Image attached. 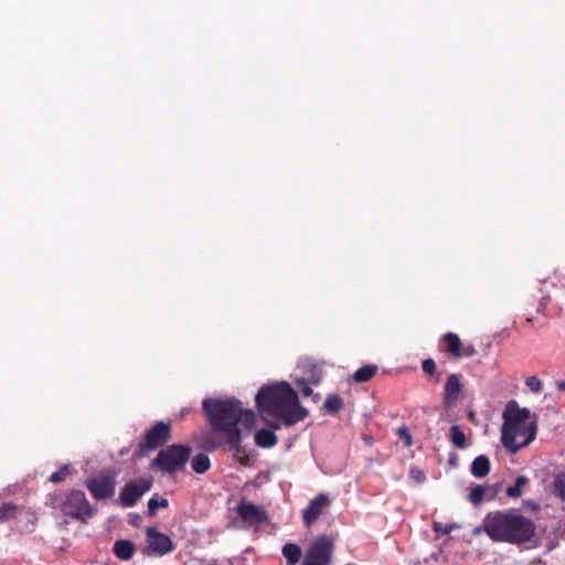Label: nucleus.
<instances>
[{
  "label": "nucleus",
  "mask_w": 565,
  "mask_h": 565,
  "mask_svg": "<svg viewBox=\"0 0 565 565\" xmlns=\"http://www.w3.org/2000/svg\"><path fill=\"white\" fill-rule=\"evenodd\" d=\"M202 407L213 429V431L203 433L201 440L203 448L206 450L220 448L224 441L216 438L214 433H222L230 450L238 454L243 439L250 435L256 424L255 413L233 397L205 398Z\"/></svg>",
  "instance_id": "obj_1"
},
{
  "label": "nucleus",
  "mask_w": 565,
  "mask_h": 565,
  "mask_svg": "<svg viewBox=\"0 0 565 565\" xmlns=\"http://www.w3.org/2000/svg\"><path fill=\"white\" fill-rule=\"evenodd\" d=\"M255 402L265 423L274 429L292 426L308 415V411L299 404L296 391L287 382L260 387Z\"/></svg>",
  "instance_id": "obj_2"
},
{
  "label": "nucleus",
  "mask_w": 565,
  "mask_h": 565,
  "mask_svg": "<svg viewBox=\"0 0 565 565\" xmlns=\"http://www.w3.org/2000/svg\"><path fill=\"white\" fill-rule=\"evenodd\" d=\"M502 417L501 443L509 452L515 454L535 439L537 422L530 409L520 407L515 401H511Z\"/></svg>",
  "instance_id": "obj_3"
},
{
  "label": "nucleus",
  "mask_w": 565,
  "mask_h": 565,
  "mask_svg": "<svg viewBox=\"0 0 565 565\" xmlns=\"http://www.w3.org/2000/svg\"><path fill=\"white\" fill-rule=\"evenodd\" d=\"M483 527L492 541L511 544L529 542L535 533L534 522L514 510L489 513L484 518Z\"/></svg>",
  "instance_id": "obj_4"
},
{
  "label": "nucleus",
  "mask_w": 565,
  "mask_h": 565,
  "mask_svg": "<svg viewBox=\"0 0 565 565\" xmlns=\"http://www.w3.org/2000/svg\"><path fill=\"white\" fill-rule=\"evenodd\" d=\"M190 455V447L179 444L170 445L158 452L149 467L151 470L172 475L182 470L186 466Z\"/></svg>",
  "instance_id": "obj_5"
},
{
  "label": "nucleus",
  "mask_w": 565,
  "mask_h": 565,
  "mask_svg": "<svg viewBox=\"0 0 565 565\" xmlns=\"http://www.w3.org/2000/svg\"><path fill=\"white\" fill-rule=\"evenodd\" d=\"M53 505L58 507L65 515L82 521L89 519L94 513L85 493L79 490L68 492L60 501L55 499Z\"/></svg>",
  "instance_id": "obj_6"
},
{
  "label": "nucleus",
  "mask_w": 565,
  "mask_h": 565,
  "mask_svg": "<svg viewBox=\"0 0 565 565\" xmlns=\"http://www.w3.org/2000/svg\"><path fill=\"white\" fill-rule=\"evenodd\" d=\"M333 552V543L327 535H321L315 540L308 548L303 565H329Z\"/></svg>",
  "instance_id": "obj_7"
},
{
  "label": "nucleus",
  "mask_w": 565,
  "mask_h": 565,
  "mask_svg": "<svg viewBox=\"0 0 565 565\" xmlns=\"http://www.w3.org/2000/svg\"><path fill=\"white\" fill-rule=\"evenodd\" d=\"M85 484L94 498L98 500L108 499L115 494V473L110 470L103 471L96 477L87 480Z\"/></svg>",
  "instance_id": "obj_8"
},
{
  "label": "nucleus",
  "mask_w": 565,
  "mask_h": 565,
  "mask_svg": "<svg viewBox=\"0 0 565 565\" xmlns=\"http://www.w3.org/2000/svg\"><path fill=\"white\" fill-rule=\"evenodd\" d=\"M170 425L163 422L157 423L145 434V440L139 445V455L146 456L148 451L156 449L169 439Z\"/></svg>",
  "instance_id": "obj_9"
},
{
  "label": "nucleus",
  "mask_w": 565,
  "mask_h": 565,
  "mask_svg": "<svg viewBox=\"0 0 565 565\" xmlns=\"http://www.w3.org/2000/svg\"><path fill=\"white\" fill-rule=\"evenodd\" d=\"M152 487L151 480L139 479L128 482L120 492L119 499L124 507H134L137 501Z\"/></svg>",
  "instance_id": "obj_10"
},
{
  "label": "nucleus",
  "mask_w": 565,
  "mask_h": 565,
  "mask_svg": "<svg viewBox=\"0 0 565 565\" xmlns=\"http://www.w3.org/2000/svg\"><path fill=\"white\" fill-rule=\"evenodd\" d=\"M237 513L248 525H260L268 522L267 512L263 507L245 500L237 505Z\"/></svg>",
  "instance_id": "obj_11"
},
{
  "label": "nucleus",
  "mask_w": 565,
  "mask_h": 565,
  "mask_svg": "<svg viewBox=\"0 0 565 565\" xmlns=\"http://www.w3.org/2000/svg\"><path fill=\"white\" fill-rule=\"evenodd\" d=\"M330 503L331 501L327 493H320L315 497L302 511V520L306 526H310Z\"/></svg>",
  "instance_id": "obj_12"
},
{
  "label": "nucleus",
  "mask_w": 565,
  "mask_h": 565,
  "mask_svg": "<svg viewBox=\"0 0 565 565\" xmlns=\"http://www.w3.org/2000/svg\"><path fill=\"white\" fill-rule=\"evenodd\" d=\"M147 542L148 548L153 554L164 555L172 550L170 537L159 532L156 527L147 529Z\"/></svg>",
  "instance_id": "obj_13"
},
{
  "label": "nucleus",
  "mask_w": 565,
  "mask_h": 565,
  "mask_svg": "<svg viewBox=\"0 0 565 565\" xmlns=\"http://www.w3.org/2000/svg\"><path fill=\"white\" fill-rule=\"evenodd\" d=\"M461 383L458 374H450L444 386V406L447 409L452 408L460 395Z\"/></svg>",
  "instance_id": "obj_14"
},
{
  "label": "nucleus",
  "mask_w": 565,
  "mask_h": 565,
  "mask_svg": "<svg viewBox=\"0 0 565 565\" xmlns=\"http://www.w3.org/2000/svg\"><path fill=\"white\" fill-rule=\"evenodd\" d=\"M277 441H278L277 436L275 435L274 431H271L269 429L262 428V429L257 430L255 434V444L258 447L271 448L277 444Z\"/></svg>",
  "instance_id": "obj_15"
},
{
  "label": "nucleus",
  "mask_w": 565,
  "mask_h": 565,
  "mask_svg": "<svg viewBox=\"0 0 565 565\" xmlns=\"http://www.w3.org/2000/svg\"><path fill=\"white\" fill-rule=\"evenodd\" d=\"M490 471V461L487 456L480 455L475 458L471 465V473L476 478H483Z\"/></svg>",
  "instance_id": "obj_16"
},
{
  "label": "nucleus",
  "mask_w": 565,
  "mask_h": 565,
  "mask_svg": "<svg viewBox=\"0 0 565 565\" xmlns=\"http://www.w3.org/2000/svg\"><path fill=\"white\" fill-rule=\"evenodd\" d=\"M281 553L286 558L287 565H296L302 554V551L298 544L287 543L282 546Z\"/></svg>",
  "instance_id": "obj_17"
},
{
  "label": "nucleus",
  "mask_w": 565,
  "mask_h": 565,
  "mask_svg": "<svg viewBox=\"0 0 565 565\" xmlns=\"http://www.w3.org/2000/svg\"><path fill=\"white\" fill-rule=\"evenodd\" d=\"M449 440L458 449H466L468 447L466 434L458 425H452L449 428Z\"/></svg>",
  "instance_id": "obj_18"
},
{
  "label": "nucleus",
  "mask_w": 565,
  "mask_h": 565,
  "mask_svg": "<svg viewBox=\"0 0 565 565\" xmlns=\"http://www.w3.org/2000/svg\"><path fill=\"white\" fill-rule=\"evenodd\" d=\"M113 550L115 555L124 561L130 559L135 551L132 543L126 540L117 541Z\"/></svg>",
  "instance_id": "obj_19"
},
{
  "label": "nucleus",
  "mask_w": 565,
  "mask_h": 565,
  "mask_svg": "<svg viewBox=\"0 0 565 565\" xmlns=\"http://www.w3.org/2000/svg\"><path fill=\"white\" fill-rule=\"evenodd\" d=\"M447 344V351L456 358L461 355V342L456 333L448 332L444 337Z\"/></svg>",
  "instance_id": "obj_20"
},
{
  "label": "nucleus",
  "mask_w": 565,
  "mask_h": 565,
  "mask_svg": "<svg viewBox=\"0 0 565 565\" xmlns=\"http://www.w3.org/2000/svg\"><path fill=\"white\" fill-rule=\"evenodd\" d=\"M19 514V508L12 502H4L0 505V522H8Z\"/></svg>",
  "instance_id": "obj_21"
},
{
  "label": "nucleus",
  "mask_w": 565,
  "mask_h": 565,
  "mask_svg": "<svg viewBox=\"0 0 565 565\" xmlns=\"http://www.w3.org/2000/svg\"><path fill=\"white\" fill-rule=\"evenodd\" d=\"M191 465H192V469L196 473H204L211 467L210 458L204 454H199V455L194 456Z\"/></svg>",
  "instance_id": "obj_22"
},
{
  "label": "nucleus",
  "mask_w": 565,
  "mask_h": 565,
  "mask_svg": "<svg viewBox=\"0 0 565 565\" xmlns=\"http://www.w3.org/2000/svg\"><path fill=\"white\" fill-rule=\"evenodd\" d=\"M376 371L377 367L375 365H365L354 372L353 379L356 383H363L373 377Z\"/></svg>",
  "instance_id": "obj_23"
},
{
  "label": "nucleus",
  "mask_w": 565,
  "mask_h": 565,
  "mask_svg": "<svg viewBox=\"0 0 565 565\" xmlns=\"http://www.w3.org/2000/svg\"><path fill=\"white\" fill-rule=\"evenodd\" d=\"M529 483L525 476H518L514 486L507 488V495L510 498H520L522 495V488Z\"/></svg>",
  "instance_id": "obj_24"
},
{
  "label": "nucleus",
  "mask_w": 565,
  "mask_h": 565,
  "mask_svg": "<svg viewBox=\"0 0 565 565\" xmlns=\"http://www.w3.org/2000/svg\"><path fill=\"white\" fill-rule=\"evenodd\" d=\"M169 504L168 500L159 497L158 494L153 495L148 501V511L150 514H156L158 509L167 508Z\"/></svg>",
  "instance_id": "obj_25"
},
{
  "label": "nucleus",
  "mask_w": 565,
  "mask_h": 565,
  "mask_svg": "<svg viewBox=\"0 0 565 565\" xmlns=\"http://www.w3.org/2000/svg\"><path fill=\"white\" fill-rule=\"evenodd\" d=\"M342 407V399L335 395H329L324 401V408L331 413L340 411Z\"/></svg>",
  "instance_id": "obj_26"
},
{
  "label": "nucleus",
  "mask_w": 565,
  "mask_h": 565,
  "mask_svg": "<svg viewBox=\"0 0 565 565\" xmlns=\"http://www.w3.org/2000/svg\"><path fill=\"white\" fill-rule=\"evenodd\" d=\"M484 495V488L482 486H476L470 490L469 499L472 503L478 504L482 501Z\"/></svg>",
  "instance_id": "obj_27"
},
{
  "label": "nucleus",
  "mask_w": 565,
  "mask_h": 565,
  "mask_svg": "<svg viewBox=\"0 0 565 565\" xmlns=\"http://www.w3.org/2000/svg\"><path fill=\"white\" fill-rule=\"evenodd\" d=\"M459 524L451 523V524H443L440 522H434L433 529L434 531L443 534H449L452 530L458 529Z\"/></svg>",
  "instance_id": "obj_28"
},
{
  "label": "nucleus",
  "mask_w": 565,
  "mask_h": 565,
  "mask_svg": "<svg viewBox=\"0 0 565 565\" xmlns=\"http://www.w3.org/2000/svg\"><path fill=\"white\" fill-rule=\"evenodd\" d=\"M525 384L534 393H540L543 388L541 380H539L536 376L527 377Z\"/></svg>",
  "instance_id": "obj_29"
},
{
  "label": "nucleus",
  "mask_w": 565,
  "mask_h": 565,
  "mask_svg": "<svg viewBox=\"0 0 565 565\" xmlns=\"http://www.w3.org/2000/svg\"><path fill=\"white\" fill-rule=\"evenodd\" d=\"M67 473H68V466L65 465V466L61 467V469L58 471L51 473L49 479L51 482L56 483V482L62 481Z\"/></svg>",
  "instance_id": "obj_30"
},
{
  "label": "nucleus",
  "mask_w": 565,
  "mask_h": 565,
  "mask_svg": "<svg viewBox=\"0 0 565 565\" xmlns=\"http://www.w3.org/2000/svg\"><path fill=\"white\" fill-rule=\"evenodd\" d=\"M554 484L557 494L565 500V475L557 477Z\"/></svg>",
  "instance_id": "obj_31"
},
{
  "label": "nucleus",
  "mask_w": 565,
  "mask_h": 565,
  "mask_svg": "<svg viewBox=\"0 0 565 565\" xmlns=\"http://www.w3.org/2000/svg\"><path fill=\"white\" fill-rule=\"evenodd\" d=\"M321 379H322V371H321V369L319 366H317V365H313L311 371H310L309 381L311 383L317 384V383H319L321 381Z\"/></svg>",
  "instance_id": "obj_32"
},
{
  "label": "nucleus",
  "mask_w": 565,
  "mask_h": 565,
  "mask_svg": "<svg viewBox=\"0 0 565 565\" xmlns=\"http://www.w3.org/2000/svg\"><path fill=\"white\" fill-rule=\"evenodd\" d=\"M409 477L416 482H423L425 480V473L418 468H412Z\"/></svg>",
  "instance_id": "obj_33"
},
{
  "label": "nucleus",
  "mask_w": 565,
  "mask_h": 565,
  "mask_svg": "<svg viewBox=\"0 0 565 565\" xmlns=\"http://www.w3.org/2000/svg\"><path fill=\"white\" fill-rule=\"evenodd\" d=\"M436 370V363L431 359H427L423 362V371L427 374H433Z\"/></svg>",
  "instance_id": "obj_34"
},
{
  "label": "nucleus",
  "mask_w": 565,
  "mask_h": 565,
  "mask_svg": "<svg viewBox=\"0 0 565 565\" xmlns=\"http://www.w3.org/2000/svg\"><path fill=\"white\" fill-rule=\"evenodd\" d=\"M297 384L299 386H301V393L303 396H311L313 394V391L312 388L306 383V381L302 379V380H298L297 381Z\"/></svg>",
  "instance_id": "obj_35"
},
{
  "label": "nucleus",
  "mask_w": 565,
  "mask_h": 565,
  "mask_svg": "<svg viewBox=\"0 0 565 565\" xmlns=\"http://www.w3.org/2000/svg\"><path fill=\"white\" fill-rule=\"evenodd\" d=\"M398 434L405 438V444L406 446H411L412 445V437L411 435L408 434L407 429L405 427H401L398 428Z\"/></svg>",
  "instance_id": "obj_36"
},
{
  "label": "nucleus",
  "mask_w": 565,
  "mask_h": 565,
  "mask_svg": "<svg viewBox=\"0 0 565 565\" xmlns=\"http://www.w3.org/2000/svg\"><path fill=\"white\" fill-rule=\"evenodd\" d=\"M481 531H484L483 525H482V526H478V527H476V529L473 530V533H475V534H478V533H480Z\"/></svg>",
  "instance_id": "obj_37"
},
{
  "label": "nucleus",
  "mask_w": 565,
  "mask_h": 565,
  "mask_svg": "<svg viewBox=\"0 0 565 565\" xmlns=\"http://www.w3.org/2000/svg\"><path fill=\"white\" fill-rule=\"evenodd\" d=\"M526 505L529 507H535V503L532 500L526 501Z\"/></svg>",
  "instance_id": "obj_38"
},
{
  "label": "nucleus",
  "mask_w": 565,
  "mask_h": 565,
  "mask_svg": "<svg viewBox=\"0 0 565 565\" xmlns=\"http://www.w3.org/2000/svg\"><path fill=\"white\" fill-rule=\"evenodd\" d=\"M558 387H559L561 390H565V383H564V382L558 383Z\"/></svg>",
  "instance_id": "obj_39"
},
{
  "label": "nucleus",
  "mask_w": 565,
  "mask_h": 565,
  "mask_svg": "<svg viewBox=\"0 0 565 565\" xmlns=\"http://www.w3.org/2000/svg\"><path fill=\"white\" fill-rule=\"evenodd\" d=\"M469 418H470L471 420H473V418H475V413H473V412H470V413H469Z\"/></svg>",
  "instance_id": "obj_40"
}]
</instances>
